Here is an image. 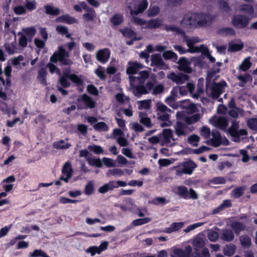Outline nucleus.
<instances>
[{"label":"nucleus","mask_w":257,"mask_h":257,"mask_svg":"<svg viewBox=\"0 0 257 257\" xmlns=\"http://www.w3.org/2000/svg\"><path fill=\"white\" fill-rule=\"evenodd\" d=\"M150 72L142 71L139 73V76H130L131 85L133 87V92L136 96L149 93L154 86L152 82L149 81Z\"/></svg>","instance_id":"obj_1"},{"label":"nucleus","mask_w":257,"mask_h":257,"mask_svg":"<svg viewBox=\"0 0 257 257\" xmlns=\"http://www.w3.org/2000/svg\"><path fill=\"white\" fill-rule=\"evenodd\" d=\"M166 30L168 31L172 32L175 34L181 35L183 37V41L186 43L188 47L187 49L188 52L192 53L200 52L202 51V49H204V48L206 47L203 45H200L199 47L194 46L195 44L201 41L200 39L198 37H188L185 35L183 31L181 29L176 27L173 26H167Z\"/></svg>","instance_id":"obj_2"},{"label":"nucleus","mask_w":257,"mask_h":257,"mask_svg":"<svg viewBox=\"0 0 257 257\" xmlns=\"http://www.w3.org/2000/svg\"><path fill=\"white\" fill-rule=\"evenodd\" d=\"M240 10L250 16L246 18L241 15H237L233 17L232 19L233 25L238 28H244L248 24L249 19L253 17V8L248 5H244L241 7Z\"/></svg>","instance_id":"obj_3"},{"label":"nucleus","mask_w":257,"mask_h":257,"mask_svg":"<svg viewBox=\"0 0 257 257\" xmlns=\"http://www.w3.org/2000/svg\"><path fill=\"white\" fill-rule=\"evenodd\" d=\"M126 5L132 15H138L147 9L148 2L147 0H127Z\"/></svg>","instance_id":"obj_4"},{"label":"nucleus","mask_w":257,"mask_h":257,"mask_svg":"<svg viewBox=\"0 0 257 257\" xmlns=\"http://www.w3.org/2000/svg\"><path fill=\"white\" fill-rule=\"evenodd\" d=\"M196 167L197 165L194 162L192 161H188L173 167L172 169L176 171V175L181 176L183 174L187 175L192 174Z\"/></svg>","instance_id":"obj_5"},{"label":"nucleus","mask_w":257,"mask_h":257,"mask_svg":"<svg viewBox=\"0 0 257 257\" xmlns=\"http://www.w3.org/2000/svg\"><path fill=\"white\" fill-rule=\"evenodd\" d=\"M68 57L69 53L62 46H60L58 47V51L51 57L50 61L54 63L59 61L63 65H69L72 64V61L68 58Z\"/></svg>","instance_id":"obj_6"},{"label":"nucleus","mask_w":257,"mask_h":257,"mask_svg":"<svg viewBox=\"0 0 257 257\" xmlns=\"http://www.w3.org/2000/svg\"><path fill=\"white\" fill-rule=\"evenodd\" d=\"M202 16H196V14H189L186 15L180 22V25L183 28H190L196 27L197 24L204 25V23L201 21H196L197 19L202 18Z\"/></svg>","instance_id":"obj_7"},{"label":"nucleus","mask_w":257,"mask_h":257,"mask_svg":"<svg viewBox=\"0 0 257 257\" xmlns=\"http://www.w3.org/2000/svg\"><path fill=\"white\" fill-rule=\"evenodd\" d=\"M133 22L135 24L142 26V29H153L159 27L162 24L161 20L159 19H153L146 21L138 17H134Z\"/></svg>","instance_id":"obj_8"},{"label":"nucleus","mask_w":257,"mask_h":257,"mask_svg":"<svg viewBox=\"0 0 257 257\" xmlns=\"http://www.w3.org/2000/svg\"><path fill=\"white\" fill-rule=\"evenodd\" d=\"M226 85V83L223 81L221 83L214 84L211 87L207 86L206 92L208 96L212 98H217L223 91Z\"/></svg>","instance_id":"obj_9"},{"label":"nucleus","mask_w":257,"mask_h":257,"mask_svg":"<svg viewBox=\"0 0 257 257\" xmlns=\"http://www.w3.org/2000/svg\"><path fill=\"white\" fill-rule=\"evenodd\" d=\"M209 122L213 126L222 130H225L228 121L225 117L213 116L209 119Z\"/></svg>","instance_id":"obj_10"},{"label":"nucleus","mask_w":257,"mask_h":257,"mask_svg":"<svg viewBox=\"0 0 257 257\" xmlns=\"http://www.w3.org/2000/svg\"><path fill=\"white\" fill-rule=\"evenodd\" d=\"M161 139L164 144L167 145H172L176 141L171 129H164L161 135Z\"/></svg>","instance_id":"obj_11"},{"label":"nucleus","mask_w":257,"mask_h":257,"mask_svg":"<svg viewBox=\"0 0 257 257\" xmlns=\"http://www.w3.org/2000/svg\"><path fill=\"white\" fill-rule=\"evenodd\" d=\"M110 56V50L107 48L99 50L95 54L96 60L102 64L106 63Z\"/></svg>","instance_id":"obj_12"},{"label":"nucleus","mask_w":257,"mask_h":257,"mask_svg":"<svg viewBox=\"0 0 257 257\" xmlns=\"http://www.w3.org/2000/svg\"><path fill=\"white\" fill-rule=\"evenodd\" d=\"M174 128L175 134L179 137L186 136L188 133L192 131L185 124L180 121L176 122Z\"/></svg>","instance_id":"obj_13"},{"label":"nucleus","mask_w":257,"mask_h":257,"mask_svg":"<svg viewBox=\"0 0 257 257\" xmlns=\"http://www.w3.org/2000/svg\"><path fill=\"white\" fill-rule=\"evenodd\" d=\"M173 254L172 257H190L192 251V247L190 245L186 246L184 250L180 248H173Z\"/></svg>","instance_id":"obj_14"},{"label":"nucleus","mask_w":257,"mask_h":257,"mask_svg":"<svg viewBox=\"0 0 257 257\" xmlns=\"http://www.w3.org/2000/svg\"><path fill=\"white\" fill-rule=\"evenodd\" d=\"M167 77L177 84H183L188 79V76L183 74H176L174 72L169 74Z\"/></svg>","instance_id":"obj_15"},{"label":"nucleus","mask_w":257,"mask_h":257,"mask_svg":"<svg viewBox=\"0 0 257 257\" xmlns=\"http://www.w3.org/2000/svg\"><path fill=\"white\" fill-rule=\"evenodd\" d=\"M73 170L71 165L69 162H66L63 166L62 169V176L61 177V180L65 182H68V180L71 178Z\"/></svg>","instance_id":"obj_16"},{"label":"nucleus","mask_w":257,"mask_h":257,"mask_svg":"<svg viewBox=\"0 0 257 257\" xmlns=\"http://www.w3.org/2000/svg\"><path fill=\"white\" fill-rule=\"evenodd\" d=\"M151 65L156 66L162 69H167L168 66L163 62L162 58L159 54H154L151 57Z\"/></svg>","instance_id":"obj_17"},{"label":"nucleus","mask_w":257,"mask_h":257,"mask_svg":"<svg viewBox=\"0 0 257 257\" xmlns=\"http://www.w3.org/2000/svg\"><path fill=\"white\" fill-rule=\"evenodd\" d=\"M243 46V43L240 40L231 41L228 43V51L230 52L239 51L242 49Z\"/></svg>","instance_id":"obj_18"},{"label":"nucleus","mask_w":257,"mask_h":257,"mask_svg":"<svg viewBox=\"0 0 257 257\" xmlns=\"http://www.w3.org/2000/svg\"><path fill=\"white\" fill-rule=\"evenodd\" d=\"M179 91L181 95L186 94V92H184L183 91V87H175L174 88L171 92V95L169 97H167L166 99V103L169 104L170 106L172 107H175L174 105V100L175 97L177 96V93L178 91Z\"/></svg>","instance_id":"obj_19"},{"label":"nucleus","mask_w":257,"mask_h":257,"mask_svg":"<svg viewBox=\"0 0 257 257\" xmlns=\"http://www.w3.org/2000/svg\"><path fill=\"white\" fill-rule=\"evenodd\" d=\"M64 74L65 76L68 77L72 82L77 85H81L83 82V79L82 76H78L75 74H70V70L69 69H66L64 71Z\"/></svg>","instance_id":"obj_20"},{"label":"nucleus","mask_w":257,"mask_h":257,"mask_svg":"<svg viewBox=\"0 0 257 257\" xmlns=\"http://www.w3.org/2000/svg\"><path fill=\"white\" fill-rule=\"evenodd\" d=\"M128 64V66L126 69V73L128 74H134L138 70L143 68V65L137 62H129Z\"/></svg>","instance_id":"obj_21"},{"label":"nucleus","mask_w":257,"mask_h":257,"mask_svg":"<svg viewBox=\"0 0 257 257\" xmlns=\"http://www.w3.org/2000/svg\"><path fill=\"white\" fill-rule=\"evenodd\" d=\"M178 69L187 73L192 72V69L190 67V63L185 58H181L178 62Z\"/></svg>","instance_id":"obj_22"},{"label":"nucleus","mask_w":257,"mask_h":257,"mask_svg":"<svg viewBox=\"0 0 257 257\" xmlns=\"http://www.w3.org/2000/svg\"><path fill=\"white\" fill-rule=\"evenodd\" d=\"M220 237L221 239L224 241H230L233 239L234 236L231 230L228 229H224L221 231Z\"/></svg>","instance_id":"obj_23"},{"label":"nucleus","mask_w":257,"mask_h":257,"mask_svg":"<svg viewBox=\"0 0 257 257\" xmlns=\"http://www.w3.org/2000/svg\"><path fill=\"white\" fill-rule=\"evenodd\" d=\"M173 191L184 199L188 198V191L187 187L184 186L175 187L173 188Z\"/></svg>","instance_id":"obj_24"},{"label":"nucleus","mask_w":257,"mask_h":257,"mask_svg":"<svg viewBox=\"0 0 257 257\" xmlns=\"http://www.w3.org/2000/svg\"><path fill=\"white\" fill-rule=\"evenodd\" d=\"M184 225L183 222L172 223L169 227L166 228L165 232L167 233H171L177 231L182 228Z\"/></svg>","instance_id":"obj_25"},{"label":"nucleus","mask_w":257,"mask_h":257,"mask_svg":"<svg viewBox=\"0 0 257 257\" xmlns=\"http://www.w3.org/2000/svg\"><path fill=\"white\" fill-rule=\"evenodd\" d=\"M55 21L57 23H66L69 24H72L77 22V21L73 17L68 15L61 16L57 18Z\"/></svg>","instance_id":"obj_26"},{"label":"nucleus","mask_w":257,"mask_h":257,"mask_svg":"<svg viewBox=\"0 0 257 257\" xmlns=\"http://www.w3.org/2000/svg\"><path fill=\"white\" fill-rule=\"evenodd\" d=\"M196 16H201L203 18H197L196 21H201L203 22L204 23V25H201V24H197V26H201V27H204L208 25H209L213 19L212 17H211L210 15L203 14H196Z\"/></svg>","instance_id":"obj_27"},{"label":"nucleus","mask_w":257,"mask_h":257,"mask_svg":"<svg viewBox=\"0 0 257 257\" xmlns=\"http://www.w3.org/2000/svg\"><path fill=\"white\" fill-rule=\"evenodd\" d=\"M53 146L57 149H67L70 147L71 145L68 142V139H66L55 142Z\"/></svg>","instance_id":"obj_28"},{"label":"nucleus","mask_w":257,"mask_h":257,"mask_svg":"<svg viewBox=\"0 0 257 257\" xmlns=\"http://www.w3.org/2000/svg\"><path fill=\"white\" fill-rule=\"evenodd\" d=\"M250 59V57L245 58L239 65L238 70L242 71H246L248 70L251 66V63Z\"/></svg>","instance_id":"obj_29"},{"label":"nucleus","mask_w":257,"mask_h":257,"mask_svg":"<svg viewBox=\"0 0 257 257\" xmlns=\"http://www.w3.org/2000/svg\"><path fill=\"white\" fill-rule=\"evenodd\" d=\"M212 145L217 147L221 143V139L220 134L217 132L212 133V138L210 140Z\"/></svg>","instance_id":"obj_30"},{"label":"nucleus","mask_w":257,"mask_h":257,"mask_svg":"<svg viewBox=\"0 0 257 257\" xmlns=\"http://www.w3.org/2000/svg\"><path fill=\"white\" fill-rule=\"evenodd\" d=\"M152 219L150 217H145L143 218H139L134 220L131 223V226L132 227L136 226L142 225L147 224L151 221Z\"/></svg>","instance_id":"obj_31"},{"label":"nucleus","mask_w":257,"mask_h":257,"mask_svg":"<svg viewBox=\"0 0 257 257\" xmlns=\"http://www.w3.org/2000/svg\"><path fill=\"white\" fill-rule=\"evenodd\" d=\"M139 117L140 121L141 123L143 124L148 127H150L152 126L151 119L147 116L146 114L140 112Z\"/></svg>","instance_id":"obj_32"},{"label":"nucleus","mask_w":257,"mask_h":257,"mask_svg":"<svg viewBox=\"0 0 257 257\" xmlns=\"http://www.w3.org/2000/svg\"><path fill=\"white\" fill-rule=\"evenodd\" d=\"M151 99H146L141 101H138L137 102L138 107L141 110H146L148 109L151 107Z\"/></svg>","instance_id":"obj_33"},{"label":"nucleus","mask_w":257,"mask_h":257,"mask_svg":"<svg viewBox=\"0 0 257 257\" xmlns=\"http://www.w3.org/2000/svg\"><path fill=\"white\" fill-rule=\"evenodd\" d=\"M231 205V202L229 200H225L223 201V202L217 208H215L213 210V213H216L219 212V211L224 210L226 208H227L230 207Z\"/></svg>","instance_id":"obj_34"},{"label":"nucleus","mask_w":257,"mask_h":257,"mask_svg":"<svg viewBox=\"0 0 257 257\" xmlns=\"http://www.w3.org/2000/svg\"><path fill=\"white\" fill-rule=\"evenodd\" d=\"M94 191V182L91 180L87 182L84 187V193L87 195L92 194Z\"/></svg>","instance_id":"obj_35"},{"label":"nucleus","mask_w":257,"mask_h":257,"mask_svg":"<svg viewBox=\"0 0 257 257\" xmlns=\"http://www.w3.org/2000/svg\"><path fill=\"white\" fill-rule=\"evenodd\" d=\"M203 81L202 79H199L198 80V85H197V89L196 93H194L192 94V96L193 98L197 99L200 96L201 94L203 92Z\"/></svg>","instance_id":"obj_36"},{"label":"nucleus","mask_w":257,"mask_h":257,"mask_svg":"<svg viewBox=\"0 0 257 257\" xmlns=\"http://www.w3.org/2000/svg\"><path fill=\"white\" fill-rule=\"evenodd\" d=\"M81 99L83 103L90 108L94 107L95 102L89 96L86 95H83Z\"/></svg>","instance_id":"obj_37"},{"label":"nucleus","mask_w":257,"mask_h":257,"mask_svg":"<svg viewBox=\"0 0 257 257\" xmlns=\"http://www.w3.org/2000/svg\"><path fill=\"white\" fill-rule=\"evenodd\" d=\"M204 244V239L201 235L197 236L193 240V244L195 246L196 249L202 247Z\"/></svg>","instance_id":"obj_38"},{"label":"nucleus","mask_w":257,"mask_h":257,"mask_svg":"<svg viewBox=\"0 0 257 257\" xmlns=\"http://www.w3.org/2000/svg\"><path fill=\"white\" fill-rule=\"evenodd\" d=\"M231 227L237 234L245 229V225L238 221L232 222Z\"/></svg>","instance_id":"obj_39"},{"label":"nucleus","mask_w":257,"mask_h":257,"mask_svg":"<svg viewBox=\"0 0 257 257\" xmlns=\"http://www.w3.org/2000/svg\"><path fill=\"white\" fill-rule=\"evenodd\" d=\"M123 16L120 14H115L110 20L111 24L113 26L120 25L123 22Z\"/></svg>","instance_id":"obj_40"},{"label":"nucleus","mask_w":257,"mask_h":257,"mask_svg":"<svg viewBox=\"0 0 257 257\" xmlns=\"http://www.w3.org/2000/svg\"><path fill=\"white\" fill-rule=\"evenodd\" d=\"M22 33L25 35L26 36H27L29 38H32L36 34V30L33 27H29L23 28L22 30Z\"/></svg>","instance_id":"obj_41"},{"label":"nucleus","mask_w":257,"mask_h":257,"mask_svg":"<svg viewBox=\"0 0 257 257\" xmlns=\"http://www.w3.org/2000/svg\"><path fill=\"white\" fill-rule=\"evenodd\" d=\"M239 127V122L235 120H233L231 122V126L228 128V132L229 134L232 136L237 134V131Z\"/></svg>","instance_id":"obj_42"},{"label":"nucleus","mask_w":257,"mask_h":257,"mask_svg":"<svg viewBox=\"0 0 257 257\" xmlns=\"http://www.w3.org/2000/svg\"><path fill=\"white\" fill-rule=\"evenodd\" d=\"M218 229H210L208 231L207 237L211 241H216L218 238Z\"/></svg>","instance_id":"obj_43"},{"label":"nucleus","mask_w":257,"mask_h":257,"mask_svg":"<svg viewBox=\"0 0 257 257\" xmlns=\"http://www.w3.org/2000/svg\"><path fill=\"white\" fill-rule=\"evenodd\" d=\"M236 249V246L233 244L227 245L223 248L224 254L227 256H231L233 254Z\"/></svg>","instance_id":"obj_44"},{"label":"nucleus","mask_w":257,"mask_h":257,"mask_svg":"<svg viewBox=\"0 0 257 257\" xmlns=\"http://www.w3.org/2000/svg\"><path fill=\"white\" fill-rule=\"evenodd\" d=\"M121 33L123 36L132 38L133 40L140 39V38L137 39L135 37V33L131 29L129 28H125L124 29L120 30Z\"/></svg>","instance_id":"obj_45"},{"label":"nucleus","mask_w":257,"mask_h":257,"mask_svg":"<svg viewBox=\"0 0 257 257\" xmlns=\"http://www.w3.org/2000/svg\"><path fill=\"white\" fill-rule=\"evenodd\" d=\"M94 129L98 131L106 132L108 130V127L107 124L103 122H99L93 124Z\"/></svg>","instance_id":"obj_46"},{"label":"nucleus","mask_w":257,"mask_h":257,"mask_svg":"<svg viewBox=\"0 0 257 257\" xmlns=\"http://www.w3.org/2000/svg\"><path fill=\"white\" fill-rule=\"evenodd\" d=\"M46 13L51 15H57L59 14V10L51 5H46L45 7Z\"/></svg>","instance_id":"obj_47"},{"label":"nucleus","mask_w":257,"mask_h":257,"mask_svg":"<svg viewBox=\"0 0 257 257\" xmlns=\"http://www.w3.org/2000/svg\"><path fill=\"white\" fill-rule=\"evenodd\" d=\"M88 164L93 166H96L98 168L102 167L101 160L97 158H90L87 159Z\"/></svg>","instance_id":"obj_48"},{"label":"nucleus","mask_w":257,"mask_h":257,"mask_svg":"<svg viewBox=\"0 0 257 257\" xmlns=\"http://www.w3.org/2000/svg\"><path fill=\"white\" fill-rule=\"evenodd\" d=\"M229 114L231 117L236 118L239 116L243 115V111L241 109L234 107L231 108L229 112Z\"/></svg>","instance_id":"obj_49"},{"label":"nucleus","mask_w":257,"mask_h":257,"mask_svg":"<svg viewBox=\"0 0 257 257\" xmlns=\"http://www.w3.org/2000/svg\"><path fill=\"white\" fill-rule=\"evenodd\" d=\"M114 187L113 183L112 182H109L100 187L98 189V191L100 193H104L108 190L112 189Z\"/></svg>","instance_id":"obj_50"},{"label":"nucleus","mask_w":257,"mask_h":257,"mask_svg":"<svg viewBox=\"0 0 257 257\" xmlns=\"http://www.w3.org/2000/svg\"><path fill=\"white\" fill-rule=\"evenodd\" d=\"M56 30L59 34L62 35H65L67 38L71 37V34L69 33L68 29L65 27L59 25L57 26Z\"/></svg>","instance_id":"obj_51"},{"label":"nucleus","mask_w":257,"mask_h":257,"mask_svg":"<svg viewBox=\"0 0 257 257\" xmlns=\"http://www.w3.org/2000/svg\"><path fill=\"white\" fill-rule=\"evenodd\" d=\"M94 73L100 79H105L106 75L105 73L104 69L102 66H98L97 69L95 70Z\"/></svg>","instance_id":"obj_52"},{"label":"nucleus","mask_w":257,"mask_h":257,"mask_svg":"<svg viewBox=\"0 0 257 257\" xmlns=\"http://www.w3.org/2000/svg\"><path fill=\"white\" fill-rule=\"evenodd\" d=\"M160 12L159 7L156 6H151L147 11V15L149 17H154L157 15Z\"/></svg>","instance_id":"obj_53"},{"label":"nucleus","mask_w":257,"mask_h":257,"mask_svg":"<svg viewBox=\"0 0 257 257\" xmlns=\"http://www.w3.org/2000/svg\"><path fill=\"white\" fill-rule=\"evenodd\" d=\"M199 140L200 138L199 136L194 134L190 136L188 138V142L191 145L194 147H196L198 146Z\"/></svg>","instance_id":"obj_54"},{"label":"nucleus","mask_w":257,"mask_h":257,"mask_svg":"<svg viewBox=\"0 0 257 257\" xmlns=\"http://www.w3.org/2000/svg\"><path fill=\"white\" fill-rule=\"evenodd\" d=\"M163 56L165 59H172L174 61L177 60V55L171 51H165L164 52Z\"/></svg>","instance_id":"obj_55"},{"label":"nucleus","mask_w":257,"mask_h":257,"mask_svg":"<svg viewBox=\"0 0 257 257\" xmlns=\"http://www.w3.org/2000/svg\"><path fill=\"white\" fill-rule=\"evenodd\" d=\"M88 149L96 154H102L104 153L103 148L100 146L90 145L88 147Z\"/></svg>","instance_id":"obj_56"},{"label":"nucleus","mask_w":257,"mask_h":257,"mask_svg":"<svg viewBox=\"0 0 257 257\" xmlns=\"http://www.w3.org/2000/svg\"><path fill=\"white\" fill-rule=\"evenodd\" d=\"M240 241L241 245L244 247H248L250 245V238L246 236L242 235L240 237Z\"/></svg>","instance_id":"obj_57"},{"label":"nucleus","mask_w":257,"mask_h":257,"mask_svg":"<svg viewBox=\"0 0 257 257\" xmlns=\"http://www.w3.org/2000/svg\"><path fill=\"white\" fill-rule=\"evenodd\" d=\"M30 257H49L46 253L41 249H35L30 253Z\"/></svg>","instance_id":"obj_58"},{"label":"nucleus","mask_w":257,"mask_h":257,"mask_svg":"<svg viewBox=\"0 0 257 257\" xmlns=\"http://www.w3.org/2000/svg\"><path fill=\"white\" fill-rule=\"evenodd\" d=\"M107 176H121L123 174V171L119 169H113L111 170H109L106 172Z\"/></svg>","instance_id":"obj_59"},{"label":"nucleus","mask_w":257,"mask_h":257,"mask_svg":"<svg viewBox=\"0 0 257 257\" xmlns=\"http://www.w3.org/2000/svg\"><path fill=\"white\" fill-rule=\"evenodd\" d=\"M156 108L157 112L160 113H166L170 110L162 103L158 102L156 103Z\"/></svg>","instance_id":"obj_60"},{"label":"nucleus","mask_w":257,"mask_h":257,"mask_svg":"<svg viewBox=\"0 0 257 257\" xmlns=\"http://www.w3.org/2000/svg\"><path fill=\"white\" fill-rule=\"evenodd\" d=\"M200 119V115L198 114H195L190 117L185 118V120L188 124H191L197 121Z\"/></svg>","instance_id":"obj_61"},{"label":"nucleus","mask_w":257,"mask_h":257,"mask_svg":"<svg viewBox=\"0 0 257 257\" xmlns=\"http://www.w3.org/2000/svg\"><path fill=\"white\" fill-rule=\"evenodd\" d=\"M102 165L104 164L107 167H112L115 166V162L108 158H103L101 160Z\"/></svg>","instance_id":"obj_62"},{"label":"nucleus","mask_w":257,"mask_h":257,"mask_svg":"<svg viewBox=\"0 0 257 257\" xmlns=\"http://www.w3.org/2000/svg\"><path fill=\"white\" fill-rule=\"evenodd\" d=\"M244 190L243 187L235 188L232 192V196L235 198H238L242 195Z\"/></svg>","instance_id":"obj_63"},{"label":"nucleus","mask_w":257,"mask_h":257,"mask_svg":"<svg viewBox=\"0 0 257 257\" xmlns=\"http://www.w3.org/2000/svg\"><path fill=\"white\" fill-rule=\"evenodd\" d=\"M248 126L253 130H257V119L250 118L247 121Z\"/></svg>","instance_id":"obj_64"}]
</instances>
